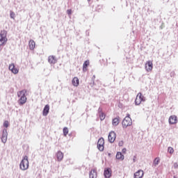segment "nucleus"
Segmentation results:
<instances>
[{
  "mask_svg": "<svg viewBox=\"0 0 178 178\" xmlns=\"http://www.w3.org/2000/svg\"><path fill=\"white\" fill-rule=\"evenodd\" d=\"M120 120V118H119V117H117V118L113 119V120H112L113 126H118V124H119Z\"/></svg>",
  "mask_w": 178,
  "mask_h": 178,
  "instance_id": "aec40b11",
  "label": "nucleus"
},
{
  "mask_svg": "<svg viewBox=\"0 0 178 178\" xmlns=\"http://www.w3.org/2000/svg\"><path fill=\"white\" fill-rule=\"evenodd\" d=\"M132 124H133V121L130 118V115H128L122 120V127L126 129V127H129V126H131Z\"/></svg>",
  "mask_w": 178,
  "mask_h": 178,
  "instance_id": "20e7f679",
  "label": "nucleus"
},
{
  "mask_svg": "<svg viewBox=\"0 0 178 178\" xmlns=\"http://www.w3.org/2000/svg\"><path fill=\"white\" fill-rule=\"evenodd\" d=\"M144 176V171L139 170L134 174V178H143Z\"/></svg>",
  "mask_w": 178,
  "mask_h": 178,
  "instance_id": "ddd939ff",
  "label": "nucleus"
},
{
  "mask_svg": "<svg viewBox=\"0 0 178 178\" xmlns=\"http://www.w3.org/2000/svg\"><path fill=\"white\" fill-rule=\"evenodd\" d=\"M168 152H169V154H173V152H175V149L172 147H168Z\"/></svg>",
  "mask_w": 178,
  "mask_h": 178,
  "instance_id": "393cba45",
  "label": "nucleus"
},
{
  "mask_svg": "<svg viewBox=\"0 0 178 178\" xmlns=\"http://www.w3.org/2000/svg\"><path fill=\"white\" fill-rule=\"evenodd\" d=\"M26 90H22L17 92V97L19 98L18 100L19 105H24V104L27 102V97H26Z\"/></svg>",
  "mask_w": 178,
  "mask_h": 178,
  "instance_id": "f257e3e1",
  "label": "nucleus"
},
{
  "mask_svg": "<svg viewBox=\"0 0 178 178\" xmlns=\"http://www.w3.org/2000/svg\"><path fill=\"white\" fill-rule=\"evenodd\" d=\"M174 178H176L175 177H174Z\"/></svg>",
  "mask_w": 178,
  "mask_h": 178,
  "instance_id": "c9c22d12",
  "label": "nucleus"
},
{
  "mask_svg": "<svg viewBox=\"0 0 178 178\" xmlns=\"http://www.w3.org/2000/svg\"><path fill=\"white\" fill-rule=\"evenodd\" d=\"M105 145V140L103 138H100L97 142V148L99 151H104V148Z\"/></svg>",
  "mask_w": 178,
  "mask_h": 178,
  "instance_id": "423d86ee",
  "label": "nucleus"
},
{
  "mask_svg": "<svg viewBox=\"0 0 178 178\" xmlns=\"http://www.w3.org/2000/svg\"><path fill=\"white\" fill-rule=\"evenodd\" d=\"M29 156H24L23 159L22 160L19 168L21 170H27L29 169Z\"/></svg>",
  "mask_w": 178,
  "mask_h": 178,
  "instance_id": "f03ea898",
  "label": "nucleus"
},
{
  "mask_svg": "<svg viewBox=\"0 0 178 178\" xmlns=\"http://www.w3.org/2000/svg\"><path fill=\"white\" fill-rule=\"evenodd\" d=\"M67 15H72V10L71 9L67 10Z\"/></svg>",
  "mask_w": 178,
  "mask_h": 178,
  "instance_id": "c756f323",
  "label": "nucleus"
},
{
  "mask_svg": "<svg viewBox=\"0 0 178 178\" xmlns=\"http://www.w3.org/2000/svg\"><path fill=\"white\" fill-rule=\"evenodd\" d=\"M168 122L170 124H176L177 123V116L170 115L168 119Z\"/></svg>",
  "mask_w": 178,
  "mask_h": 178,
  "instance_id": "1a4fd4ad",
  "label": "nucleus"
},
{
  "mask_svg": "<svg viewBox=\"0 0 178 178\" xmlns=\"http://www.w3.org/2000/svg\"><path fill=\"white\" fill-rule=\"evenodd\" d=\"M112 176V172L109 169L104 170V177L106 178H110Z\"/></svg>",
  "mask_w": 178,
  "mask_h": 178,
  "instance_id": "6ab92c4d",
  "label": "nucleus"
},
{
  "mask_svg": "<svg viewBox=\"0 0 178 178\" xmlns=\"http://www.w3.org/2000/svg\"><path fill=\"white\" fill-rule=\"evenodd\" d=\"M122 145V143H119V145Z\"/></svg>",
  "mask_w": 178,
  "mask_h": 178,
  "instance_id": "473e14b6",
  "label": "nucleus"
},
{
  "mask_svg": "<svg viewBox=\"0 0 178 178\" xmlns=\"http://www.w3.org/2000/svg\"><path fill=\"white\" fill-rule=\"evenodd\" d=\"M99 118L101 120H104V119H105V114L104 113H101L99 114Z\"/></svg>",
  "mask_w": 178,
  "mask_h": 178,
  "instance_id": "a878e982",
  "label": "nucleus"
},
{
  "mask_svg": "<svg viewBox=\"0 0 178 178\" xmlns=\"http://www.w3.org/2000/svg\"><path fill=\"white\" fill-rule=\"evenodd\" d=\"M90 178H97V170H92L89 174Z\"/></svg>",
  "mask_w": 178,
  "mask_h": 178,
  "instance_id": "4be33fe9",
  "label": "nucleus"
},
{
  "mask_svg": "<svg viewBox=\"0 0 178 178\" xmlns=\"http://www.w3.org/2000/svg\"><path fill=\"white\" fill-rule=\"evenodd\" d=\"M1 141L5 144L6 141H8V131L6 129H4L3 131V134L1 137Z\"/></svg>",
  "mask_w": 178,
  "mask_h": 178,
  "instance_id": "9b49d317",
  "label": "nucleus"
},
{
  "mask_svg": "<svg viewBox=\"0 0 178 178\" xmlns=\"http://www.w3.org/2000/svg\"><path fill=\"white\" fill-rule=\"evenodd\" d=\"M8 34V32L5 30H3L0 33V46L5 45L8 41V38H6V35Z\"/></svg>",
  "mask_w": 178,
  "mask_h": 178,
  "instance_id": "7ed1b4c3",
  "label": "nucleus"
},
{
  "mask_svg": "<svg viewBox=\"0 0 178 178\" xmlns=\"http://www.w3.org/2000/svg\"><path fill=\"white\" fill-rule=\"evenodd\" d=\"M56 157H57V160L58 161V162H60V161H62V159H63V153L60 151H58L56 153Z\"/></svg>",
  "mask_w": 178,
  "mask_h": 178,
  "instance_id": "f3484780",
  "label": "nucleus"
},
{
  "mask_svg": "<svg viewBox=\"0 0 178 178\" xmlns=\"http://www.w3.org/2000/svg\"><path fill=\"white\" fill-rule=\"evenodd\" d=\"M9 70L12 72L14 74H17L19 73V69L16 68L15 64L12 63L9 65Z\"/></svg>",
  "mask_w": 178,
  "mask_h": 178,
  "instance_id": "9d476101",
  "label": "nucleus"
},
{
  "mask_svg": "<svg viewBox=\"0 0 178 178\" xmlns=\"http://www.w3.org/2000/svg\"><path fill=\"white\" fill-rule=\"evenodd\" d=\"M48 62L51 65H55V63L58 62V60H56V57H55V56H49L48 58Z\"/></svg>",
  "mask_w": 178,
  "mask_h": 178,
  "instance_id": "f8f14e48",
  "label": "nucleus"
},
{
  "mask_svg": "<svg viewBox=\"0 0 178 178\" xmlns=\"http://www.w3.org/2000/svg\"><path fill=\"white\" fill-rule=\"evenodd\" d=\"M90 66V60H86L83 65V71L87 72V67Z\"/></svg>",
  "mask_w": 178,
  "mask_h": 178,
  "instance_id": "a211bd4d",
  "label": "nucleus"
},
{
  "mask_svg": "<svg viewBox=\"0 0 178 178\" xmlns=\"http://www.w3.org/2000/svg\"><path fill=\"white\" fill-rule=\"evenodd\" d=\"M127 151L126 148L122 149V154H126Z\"/></svg>",
  "mask_w": 178,
  "mask_h": 178,
  "instance_id": "7c9ffc66",
  "label": "nucleus"
},
{
  "mask_svg": "<svg viewBox=\"0 0 178 178\" xmlns=\"http://www.w3.org/2000/svg\"><path fill=\"white\" fill-rule=\"evenodd\" d=\"M115 158L118 159V161H123L124 159V155H123L122 152H118Z\"/></svg>",
  "mask_w": 178,
  "mask_h": 178,
  "instance_id": "dca6fc26",
  "label": "nucleus"
},
{
  "mask_svg": "<svg viewBox=\"0 0 178 178\" xmlns=\"http://www.w3.org/2000/svg\"><path fill=\"white\" fill-rule=\"evenodd\" d=\"M10 16L11 19H15V13L13 11H10Z\"/></svg>",
  "mask_w": 178,
  "mask_h": 178,
  "instance_id": "bb28decb",
  "label": "nucleus"
},
{
  "mask_svg": "<svg viewBox=\"0 0 178 178\" xmlns=\"http://www.w3.org/2000/svg\"><path fill=\"white\" fill-rule=\"evenodd\" d=\"M64 137H66L69 134V129L67 127H64L63 129Z\"/></svg>",
  "mask_w": 178,
  "mask_h": 178,
  "instance_id": "5701e85b",
  "label": "nucleus"
},
{
  "mask_svg": "<svg viewBox=\"0 0 178 178\" xmlns=\"http://www.w3.org/2000/svg\"><path fill=\"white\" fill-rule=\"evenodd\" d=\"M4 127H9V122L8 121H5L3 123Z\"/></svg>",
  "mask_w": 178,
  "mask_h": 178,
  "instance_id": "cd10ccee",
  "label": "nucleus"
},
{
  "mask_svg": "<svg viewBox=\"0 0 178 178\" xmlns=\"http://www.w3.org/2000/svg\"><path fill=\"white\" fill-rule=\"evenodd\" d=\"M48 113H49V105L47 104L43 109L42 115L43 116H47Z\"/></svg>",
  "mask_w": 178,
  "mask_h": 178,
  "instance_id": "2eb2a0df",
  "label": "nucleus"
},
{
  "mask_svg": "<svg viewBox=\"0 0 178 178\" xmlns=\"http://www.w3.org/2000/svg\"><path fill=\"white\" fill-rule=\"evenodd\" d=\"M29 49L33 50L34 49V48H35V42H34V40H29Z\"/></svg>",
  "mask_w": 178,
  "mask_h": 178,
  "instance_id": "412c9836",
  "label": "nucleus"
},
{
  "mask_svg": "<svg viewBox=\"0 0 178 178\" xmlns=\"http://www.w3.org/2000/svg\"><path fill=\"white\" fill-rule=\"evenodd\" d=\"M72 83L74 87H79V84H80V80H79L78 77L75 76L73 78Z\"/></svg>",
  "mask_w": 178,
  "mask_h": 178,
  "instance_id": "4468645a",
  "label": "nucleus"
},
{
  "mask_svg": "<svg viewBox=\"0 0 178 178\" xmlns=\"http://www.w3.org/2000/svg\"><path fill=\"white\" fill-rule=\"evenodd\" d=\"M115 140H116V133H115V131H111L108 134L109 143H115Z\"/></svg>",
  "mask_w": 178,
  "mask_h": 178,
  "instance_id": "6e6552de",
  "label": "nucleus"
},
{
  "mask_svg": "<svg viewBox=\"0 0 178 178\" xmlns=\"http://www.w3.org/2000/svg\"><path fill=\"white\" fill-rule=\"evenodd\" d=\"M173 168H174V169H177L178 168V163H174Z\"/></svg>",
  "mask_w": 178,
  "mask_h": 178,
  "instance_id": "c85d7f7f",
  "label": "nucleus"
},
{
  "mask_svg": "<svg viewBox=\"0 0 178 178\" xmlns=\"http://www.w3.org/2000/svg\"><path fill=\"white\" fill-rule=\"evenodd\" d=\"M161 161V159H159V157H156L154 161V166H156L158 165H159V162Z\"/></svg>",
  "mask_w": 178,
  "mask_h": 178,
  "instance_id": "b1692460",
  "label": "nucleus"
},
{
  "mask_svg": "<svg viewBox=\"0 0 178 178\" xmlns=\"http://www.w3.org/2000/svg\"><path fill=\"white\" fill-rule=\"evenodd\" d=\"M145 97H144L141 92L138 93L135 100V104L140 105L142 102H145Z\"/></svg>",
  "mask_w": 178,
  "mask_h": 178,
  "instance_id": "39448f33",
  "label": "nucleus"
},
{
  "mask_svg": "<svg viewBox=\"0 0 178 178\" xmlns=\"http://www.w3.org/2000/svg\"><path fill=\"white\" fill-rule=\"evenodd\" d=\"M122 145V143H119V145Z\"/></svg>",
  "mask_w": 178,
  "mask_h": 178,
  "instance_id": "72a5a7b5",
  "label": "nucleus"
},
{
  "mask_svg": "<svg viewBox=\"0 0 178 178\" xmlns=\"http://www.w3.org/2000/svg\"><path fill=\"white\" fill-rule=\"evenodd\" d=\"M145 69L148 72H152V69H154V65L152 64V61H147L145 65Z\"/></svg>",
  "mask_w": 178,
  "mask_h": 178,
  "instance_id": "0eeeda50",
  "label": "nucleus"
},
{
  "mask_svg": "<svg viewBox=\"0 0 178 178\" xmlns=\"http://www.w3.org/2000/svg\"><path fill=\"white\" fill-rule=\"evenodd\" d=\"M88 1H91V0H88Z\"/></svg>",
  "mask_w": 178,
  "mask_h": 178,
  "instance_id": "f704fd0d",
  "label": "nucleus"
},
{
  "mask_svg": "<svg viewBox=\"0 0 178 178\" xmlns=\"http://www.w3.org/2000/svg\"><path fill=\"white\" fill-rule=\"evenodd\" d=\"M136 159H137V156H134V159H133L134 162H136Z\"/></svg>",
  "mask_w": 178,
  "mask_h": 178,
  "instance_id": "2f4dec72",
  "label": "nucleus"
}]
</instances>
